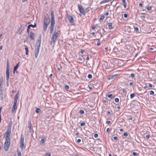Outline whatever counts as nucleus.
<instances>
[{
    "label": "nucleus",
    "instance_id": "nucleus-14",
    "mask_svg": "<svg viewBox=\"0 0 156 156\" xmlns=\"http://www.w3.org/2000/svg\"><path fill=\"white\" fill-rule=\"evenodd\" d=\"M28 127L29 129V131L30 132L31 131V123L30 121H28Z\"/></svg>",
    "mask_w": 156,
    "mask_h": 156
},
{
    "label": "nucleus",
    "instance_id": "nucleus-45",
    "mask_svg": "<svg viewBox=\"0 0 156 156\" xmlns=\"http://www.w3.org/2000/svg\"><path fill=\"white\" fill-rule=\"evenodd\" d=\"M124 17L126 18L128 16V14L126 13H125L124 15Z\"/></svg>",
    "mask_w": 156,
    "mask_h": 156
},
{
    "label": "nucleus",
    "instance_id": "nucleus-47",
    "mask_svg": "<svg viewBox=\"0 0 156 156\" xmlns=\"http://www.w3.org/2000/svg\"><path fill=\"white\" fill-rule=\"evenodd\" d=\"M81 139H79L77 140V143H79L81 142Z\"/></svg>",
    "mask_w": 156,
    "mask_h": 156
},
{
    "label": "nucleus",
    "instance_id": "nucleus-62",
    "mask_svg": "<svg viewBox=\"0 0 156 156\" xmlns=\"http://www.w3.org/2000/svg\"><path fill=\"white\" fill-rule=\"evenodd\" d=\"M109 128H107V129H106V132H108V131H109Z\"/></svg>",
    "mask_w": 156,
    "mask_h": 156
},
{
    "label": "nucleus",
    "instance_id": "nucleus-22",
    "mask_svg": "<svg viewBox=\"0 0 156 156\" xmlns=\"http://www.w3.org/2000/svg\"><path fill=\"white\" fill-rule=\"evenodd\" d=\"M28 26H29V27H31L33 28H34L36 27V24L34 23V25H32V24H30V25H28Z\"/></svg>",
    "mask_w": 156,
    "mask_h": 156
},
{
    "label": "nucleus",
    "instance_id": "nucleus-11",
    "mask_svg": "<svg viewBox=\"0 0 156 156\" xmlns=\"http://www.w3.org/2000/svg\"><path fill=\"white\" fill-rule=\"evenodd\" d=\"M5 143L10 144V137L6 136L5 137Z\"/></svg>",
    "mask_w": 156,
    "mask_h": 156
},
{
    "label": "nucleus",
    "instance_id": "nucleus-39",
    "mask_svg": "<svg viewBox=\"0 0 156 156\" xmlns=\"http://www.w3.org/2000/svg\"><path fill=\"white\" fill-rule=\"evenodd\" d=\"M80 113L81 114H83L84 113V112L83 110H80Z\"/></svg>",
    "mask_w": 156,
    "mask_h": 156
},
{
    "label": "nucleus",
    "instance_id": "nucleus-37",
    "mask_svg": "<svg viewBox=\"0 0 156 156\" xmlns=\"http://www.w3.org/2000/svg\"><path fill=\"white\" fill-rule=\"evenodd\" d=\"M108 97L109 98H112V94H110L108 95Z\"/></svg>",
    "mask_w": 156,
    "mask_h": 156
},
{
    "label": "nucleus",
    "instance_id": "nucleus-27",
    "mask_svg": "<svg viewBox=\"0 0 156 156\" xmlns=\"http://www.w3.org/2000/svg\"><path fill=\"white\" fill-rule=\"evenodd\" d=\"M149 92L150 95H153L154 94V91L152 90L150 91Z\"/></svg>",
    "mask_w": 156,
    "mask_h": 156
},
{
    "label": "nucleus",
    "instance_id": "nucleus-58",
    "mask_svg": "<svg viewBox=\"0 0 156 156\" xmlns=\"http://www.w3.org/2000/svg\"><path fill=\"white\" fill-rule=\"evenodd\" d=\"M148 86L150 87H152V85L151 83H149Z\"/></svg>",
    "mask_w": 156,
    "mask_h": 156
},
{
    "label": "nucleus",
    "instance_id": "nucleus-57",
    "mask_svg": "<svg viewBox=\"0 0 156 156\" xmlns=\"http://www.w3.org/2000/svg\"><path fill=\"white\" fill-rule=\"evenodd\" d=\"M100 42L99 41H98L97 42V45H98V46L99 45H100Z\"/></svg>",
    "mask_w": 156,
    "mask_h": 156
},
{
    "label": "nucleus",
    "instance_id": "nucleus-42",
    "mask_svg": "<svg viewBox=\"0 0 156 156\" xmlns=\"http://www.w3.org/2000/svg\"><path fill=\"white\" fill-rule=\"evenodd\" d=\"M134 29L136 31H138L139 30L138 28L137 27H134Z\"/></svg>",
    "mask_w": 156,
    "mask_h": 156
},
{
    "label": "nucleus",
    "instance_id": "nucleus-56",
    "mask_svg": "<svg viewBox=\"0 0 156 156\" xmlns=\"http://www.w3.org/2000/svg\"><path fill=\"white\" fill-rule=\"evenodd\" d=\"M105 3V0H104V1H101V2H100V4H103V3Z\"/></svg>",
    "mask_w": 156,
    "mask_h": 156
},
{
    "label": "nucleus",
    "instance_id": "nucleus-3",
    "mask_svg": "<svg viewBox=\"0 0 156 156\" xmlns=\"http://www.w3.org/2000/svg\"><path fill=\"white\" fill-rule=\"evenodd\" d=\"M9 63L8 60L7 61V65L6 71V79L7 82H8L9 77Z\"/></svg>",
    "mask_w": 156,
    "mask_h": 156
},
{
    "label": "nucleus",
    "instance_id": "nucleus-63",
    "mask_svg": "<svg viewBox=\"0 0 156 156\" xmlns=\"http://www.w3.org/2000/svg\"><path fill=\"white\" fill-rule=\"evenodd\" d=\"M96 27L95 26L92 27V29L93 30H94L95 29Z\"/></svg>",
    "mask_w": 156,
    "mask_h": 156
},
{
    "label": "nucleus",
    "instance_id": "nucleus-31",
    "mask_svg": "<svg viewBox=\"0 0 156 156\" xmlns=\"http://www.w3.org/2000/svg\"><path fill=\"white\" fill-rule=\"evenodd\" d=\"M30 27H29V26H28L27 27V33H29V32H30Z\"/></svg>",
    "mask_w": 156,
    "mask_h": 156
},
{
    "label": "nucleus",
    "instance_id": "nucleus-28",
    "mask_svg": "<svg viewBox=\"0 0 156 156\" xmlns=\"http://www.w3.org/2000/svg\"><path fill=\"white\" fill-rule=\"evenodd\" d=\"M18 93L16 94L15 97V100H17L18 99Z\"/></svg>",
    "mask_w": 156,
    "mask_h": 156
},
{
    "label": "nucleus",
    "instance_id": "nucleus-4",
    "mask_svg": "<svg viewBox=\"0 0 156 156\" xmlns=\"http://www.w3.org/2000/svg\"><path fill=\"white\" fill-rule=\"evenodd\" d=\"M24 137L21 135L20 140V146L21 148H24L25 147L24 146Z\"/></svg>",
    "mask_w": 156,
    "mask_h": 156
},
{
    "label": "nucleus",
    "instance_id": "nucleus-41",
    "mask_svg": "<svg viewBox=\"0 0 156 156\" xmlns=\"http://www.w3.org/2000/svg\"><path fill=\"white\" fill-rule=\"evenodd\" d=\"M98 134L96 133L94 135V137L95 138H97L98 137Z\"/></svg>",
    "mask_w": 156,
    "mask_h": 156
},
{
    "label": "nucleus",
    "instance_id": "nucleus-7",
    "mask_svg": "<svg viewBox=\"0 0 156 156\" xmlns=\"http://www.w3.org/2000/svg\"><path fill=\"white\" fill-rule=\"evenodd\" d=\"M78 8L80 12L83 14H84V9L83 8V7L81 5H78Z\"/></svg>",
    "mask_w": 156,
    "mask_h": 156
},
{
    "label": "nucleus",
    "instance_id": "nucleus-51",
    "mask_svg": "<svg viewBox=\"0 0 156 156\" xmlns=\"http://www.w3.org/2000/svg\"><path fill=\"white\" fill-rule=\"evenodd\" d=\"M111 122V121H108L106 122V123L107 124H109Z\"/></svg>",
    "mask_w": 156,
    "mask_h": 156
},
{
    "label": "nucleus",
    "instance_id": "nucleus-26",
    "mask_svg": "<svg viewBox=\"0 0 156 156\" xmlns=\"http://www.w3.org/2000/svg\"><path fill=\"white\" fill-rule=\"evenodd\" d=\"M105 18V16L104 15H101V17L100 18V20H103Z\"/></svg>",
    "mask_w": 156,
    "mask_h": 156
},
{
    "label": "nucleus",
    "instance_id": "nucleus-32",
    "mask_svg": "<svg viewBox=\"0 0 156 156\" xmlns=\"http://www.w3.org/2000/svg\"><path fill=\"white\" fill-rule=\"evenodd\" d=\"M119 101V99L118 98H116L115 99V101L116 103L118 102Z\"/></svg>",
    "mask_w": 156,
    "mask_h": 156
},
{
    "label": "nucleus",
    "instance_id": "nucleus-60",
    "mask_svg": "<svg viewBox=\"0 0 156 156\" xmlns=\"http://www.w3.org/2000/svg\"><path fill=\"white\" fill-rule=\"evenodd\" d=\"M52 76V74H51L49 76V78H51Z\"/></svg>",
    "mask_w": 156,
    "mask_h": 156
},
{
    "label": "nucleus",
    "instance_id": "nucleus-30",
    "mask_svg": "<svg viewBox=\"0 0 156 156\" xmlns=\"http://www.w3.org/2000/svg\"><path fill=\"white\" fill-rule=\"evenodd\" d=\"M45 140L44 139H42L41 141H40V144H43L44 143Z\"/></svg>",
    "mask_w": 156,
    "mask_h": 156
},
{
    "label": "nucleus",
    "instance_id": "nucleus-35",
    "mask_svg": "<svg viewBox=\"0 0 156 156\" xmlns=\"http://www.w3.org/2000/svg\"><path fill=\"white\" fill-rule=\"evenodd\" d=\"M65 87L66 89L67 90H68L69 89V86L68 85H66L65 86Z\"/></svg>",
    "mask_w": 156,
    "mask_h": 156
},
{
    "label": "nucleus",
    "instance_id": "nucleus-8",
    "mask_svg": "<svg viewBox=\"0 0 156 156\" xmlns=\"http://www.w3.org/2000/svg\"><path fill=\"white\" fill-rule=\"evenodd\" d=\"M44 25H48L50 22V19L49 17H45L44 20Z\"/></svg>",
    "mask_w": 156,
    "mask_h": 156
},
{
    "label": "nucleus",
    "instance_id": "nucleus-24",
    "mask_svg": "<svg viewBox=\"0 0 156 156\" xmlns=\"http://www.w3.org/2000/svg\"><path fill=\"white\" fill-rule=\"evenodd\" d=\"M89 10V8H87L86 9H85V10H84V14H85V13L87 12Z\"/></svg>",
    "mask_w": 156,
    "mask_h": 156
},
{
    "label": "nucleus",
    "instance_id": "nucleus-13",
    "mask_svg": "<svg viewBox=\"0 0 156 156\" xmlns=\"http://www.w3.org/2000/svg\"><path fill=\"white\" fill-rule=\"evenodd\" d=\"M17 107L16 105H13L12 106V108L11 110V112L12 113L15 112L16 110L17 109Z\"/></svg>",
    "mask_w": 156,
    "mask_h": 156
},
{
    "label": "nucleus",
    "instance_id": "nucleus-2",
    "mask_svg": "<svg viewBox=\"0 0 156 156\" xmlns=\"http://www.w3.org/2000/svg\"><path fill=\"white\" fill-rule=\"evenodd\" d=\"M59 31V30H57V31H55L54 33L52 35V36L51 38V42L54 43L55 42L58 36V33Z\"/></svg>",
    "mask_w": 156,
    "mask_h": 156
},
{
    "label": "nucleus",
    "instance_id": "nucleus-34",
    "mask_svg": "<svg viewBox=\"0 0 156 156\" xmlns=\"http://www.w3.org/2000/svg\"><path fill=\"white\" fill-rule=\"evenodd\" d=\"M147 9L148 11H150L151 9V6L147 7Z\"/></svg>",
    "mask_w": 156,
    "mask_h": 156
},
{
    "label": "nucleus",
    "instance_id": "nucleus-12",
    "mask_svg": "<svg viewBox=\"0 0 156 156\" xmlns=\"http://www.w3.org/2000/svg\"><path fill=\"white\" fill-rule=\"evenodd\" d=\"M19 63H20V62H19L14 67L13 70V73L14 74H15V72H16L17 73H18L17 71H16V70L18 67Z\"/></svg>",
    "mask_w": 156,
    "mask_h": 156
},
{
    "label": "nucleus",
    "instance_id": "nucleus-25",
    "mask_svg": "<svg viewBox=\"0 0 156 156\" xmlns=\"http://www.w3.org/2000/svg\"><path fill=\"white\" fill-rule=\"evenodd\" d=\"M135 95V94L134 93H133V94H131L130 95V98L131 99L133 98L134 97Z\"/></svg>",
    "mask_w": 156,
    "mask_h": 156
},
{
    "label": "nucleus",
    "instance_id": "nucleus-15",
    "mask_svg": "<svg viewBox=\"0 0 156 156\" xmlns=\"http://www.w3.org/2000/svg\"><path fill=\"white\" fill-rule=\"evenodd\" d=\"M55 25V21L54 19H51V26L54 27Z\"/></svg>",
    "mask_w": 156,
    "mask_h": 156
},
{
    "label": "nucleus",
    "instance_id": "nucleus-9",
    "mask_svg": "<svg viewBox=\"0 0 156 156\" xmlns=\"http://www.w3.org/2000/svg\"><path fill=\"white\" fill-rule=\"evenodd\" d=\"M28 37L32 40H33L35 37V34L34 33L30 32L28 34Z\"/></svg>",
    "mask_w": 156,
    "mask_h": 156
},
{
    "label": "nucleus",
    "instance_id": "nucleus-36",
    "mask_svg": "<svg viewBox=\"0 0 156 156\" xmlns=\"http://www.w3.org/2000/svg\"><path fill=\"white\" fill-rule=\"evenodd\" d=\"M85 125V123L84 122L81 123L80 124V126H83Z\"/></svg>",
    "mask_w": 156,
    "mask_h": 156
},
{
    "label": "nucleus",
    "instance_id": "nucleus-48",
    "mask_svg": "<svg viewBox=\"0 0 156 156\" xmlns=\"http://www.w3.org/2000/svg\"><path fill=\"white\" fill-rule=\"evenodd\" d=\"M84 51L83 50H82L80 51V53L81 54H83V53Z\"/></svg>",
    "mask_w": 156,
    "mask_h": 156
},
{
    "label": "nucleus",
    "instance_id": "nucleus-64",
    "mask_svg": "<svg viewBox=\"0 0 156 156\" xmlns=\"http://www.w3.org/2000/svg\"><path fill=\"white\" fill-rule=\"evenodd\" d=\"M124 8H126V4H124Z\"/></svg>",
    "mask_w": 156,
    "mask_h": 156
},
{
    "label": "nucleus",
    "instance_id": "nucleus-20",
    "mask_svg": "<svg viewBox=\"0 0 156 156\" xmlns=\"http://www.w3.org/2000/svg\"><path fill=\"white\" fill-rule=\"evenodd\" d=\"M54 27L51 26H50V34H51L52 33V32L53 30H54Z\"/></svg>",
    "mask_w": 156,
    "mask_h": 156
},
{
    "label": "nucleus",
    "instance_id": "nucleus-44",
    "mask_svg": "<svg viewBox=\"0 0 156 156\" xmlns=\"http://www.w3.org/2000/svg\"><path fill=\"white\" fill-rule=\"evenodd\" d=\"M132 154L133 155L135 156L137 155V153L136 152H133Z\"/></svg>",
    "mask_w": 156,
    "mask_h": 156
},
{
    "label": "nucleus",
    "instance_id": "nucleus-33",
    "mask_svg": "<svg viewBox=\"0 0 156 156\" xmlns=\"http://www.w3.org/2000/svg\"><path fill=\"white\" fill-rule=\"evenodd\" d=\"M87 77L89 79H90L92 77V75L91 74H89L87 76Z\"/></svg>",
    "mask_w": 156,
    "mask_h": 156
},
{
    "label": "nucleus",
    "instance_id": "nucleus-5",
    "mask_svg": "<svg viewBox=\"0 0 156 156\" xmlns=\"http://www.w3.org/2000/svg\"><path fill=\"white\" fill-rule=\"evenodd\" d=\"M11 128L12 126H8L7 129L5 133V134L6 135V136L10 137V136L11 132Z\"/></svg>",
    "mask_w": 156,
    "mask_h": 156
},
{
    "label": "nucleus",
    "instance_id": "nucleus-40",
    "mask_svg": "<svg viewBox=\"0 0 156 156\" xmlns=\"http://www.w3.org/2000/svg\"><path fill=\"white\" fill-rule=\"evenodd\" d=\"M17 101V100H15L13 105H16Z\"/></svg>",
    "mask_w": 156,
    "mask_h": 156
},
{
    "label": "nucleus",
    "instance_id": "nucleus-43",
    "mask_svg": "<svg viewBox=\"0 0 156 156\" xmlns=\"http://www.w3.org/2000/svg\"><path fill=\"white\" fill-rule=\"evenodd\" d=\"M140 18H141L142 20H144L145 18V16H141Z\"/></svg>",
    "mask_w": 156,
    "mask_h": 156
},
{
    "label": "nucleus",
    "instance_id": "nucleus-6",
    "mask_svg": "<svg viewBox=\"0 0 156 156\" xmlns=\"http://www.w3.org/2000/svg\"><path fill=\"white\" fill-rule=\"evenodd\" d=\"M68 18L69 19V23L72 25H74L75 23L73 17L70 15L68 16Z\"/></svg>",
    "mask_w": 156,
    "mask_h": 156
},
{
    "label": "nucleus",
    "instance_id": "nucleus-53",
    "mask_svg": "<svg viewBox=\"0 0 156 156\" xmlns=\"http://www.w3.org/2000/svg\"><path fill=\"white\" fill-rule=\"evenodd\" d=\"M150 137L149 135H147L146 136V137L147 138H148Z\"/></svg>",
    "mask_w": 156,
    "mask_h": 156
},
{
    "label": "nucleus",
    "instance_id": "nucleus-18",
    "mask_svg": "<svg viewBox=\"0 0 156 156\" xmlns=\"http://www.w3.org/2000/svg\"><path fill=\"white\" fill-rule=\"evenodd\" d=\"M108 28L109 29H112L113 28L112 24V23H110L108 24Z\"/></svg>",
    "mask_w": 156,
    "mask_h": 156
},
{
    "label": "nucleus",
    "instance_id": "nucleus-23",
    "mask_svg": "<svg viewBox=\"0 0 156 156\" xmlns=\"http://www.w3.org/2000/svg\"><path fill=\"white\" fill-rule=\"evenodd\" d=\"M41 112V109L39 108H37L35 110V112L37 113H39Z\"/></svg>",
    "mask_w": 156,
    "mask_h": 156
},
{
    "label": "nucleus",
    "instance_id": "nucleus-49",
    "mask_svg": "<svg viewBox=\"0 0 156 156\" xmlns=\"http://www.w3.org/2000/svg\"><path fill=\"white\" fill-rule=\"evenodd\" d=\"M131 76L132 78H133L134 76V74L133 73H132L131 74Z\"/></svg>",
    "mask_w": 156,
    "mask_h": 156
},
{
    "label": "nucleus",
    "instance_id": "nucleus-38",
    "mask_svg": "<svg viewBox=\"0 0 156 156\" xmlns=\"http://www.w3.org/2000/svg\"><path fill=\"white\" fill-rule=\"evenodd\" d=\"M46 156H51V153L50 152L47 153L46 154Z\"/></svg>",
    "mask_w": 156,
    "mask_h": 156
},
{
    "label": "nucleus",
    "instance_id": "nucleus-21",
    "mask_svg": "<svg viewBox=\"0 0 156 156\" xmlns=\"http://www.w3.org/2000/svg\"><path fill=\"white\" fill-rule=\"evenodd\" d=\"M22 31V28L21 27H20L19 29L17 31V33L19 34H20L21 33Z\"/></svg>",
    "mask_w": 156,
    "mask_h": 156
},
{
    "label": "nucleus",
    "instance_id": "nucleus-46",
    "mask_svg": "<svg viewBox=\"0 0 156 156\" xmlns=\"http://www.w3.org/2000/svg\"><path fill=\"white\" fill-rule=\"evenodd\" d=\"M128 133H125L124 134V136H128Z\"/></svg>",
    "mask_w": 156,
    "mask_h": 156
},
{
    "label": "nucleus",
    "instance_id": "nucleus-52",
    "mask_svg": "<svg viewBox=\"0 0 156 156\" xmlns=\"http://www.w3.org/2000/svg\"><path fill=\"white\" fill-rule=\"evenodd\" d=\"M105 15L106 16H107L109 14V12H106L105 14Z\"/></svg>",
    "mask_w": 156,
    "mask_h": 156
},
{
    "label": "nucleus",
    "instance_id": "nucleus-17",
    "mask_svg": "<svg viewBox=\"0 0 156 156\" xmlns=\"http://www.w3.org/2000/svg\"><path fill=\"white\" fill-rule=\"evenodd\" d=\"M26 47L25 48V49L26 50V55H27L28 54V51H29V49L25 45H24Z\"/></svg>",
    "mask_w": 156,
    "mask_h": 156
},
{
    "label": "nucleus",
    "instance_id": "nucleus-50",
    "mask_svg": "<svg viewBox=\"0 0 156 156\" xmlns=\"http://www.w3.org/2000/svg\"><path fill=\"white\" fill-rule=\"evenodd\" d=\"M113 139L114 140H117L118 139V137L116 136H114L113 137Z\"/></svg>",
    "mask_w": 156,
    "mask_h": 156
},
{
    "label": "nucleus",
    "instance_id": "nucleus-54",
    "mask_svg": "<svg viewBox=\"0 0 156 156\" xmlns=\"http://www.w3.org/2000/svg\"><path fill=\"white\" fill-rule=\"evenodd\" d=\"M122 3L123 4H126V2L125 0H122Z\"/></svg>",
    "mask_w": 156,
    "mask_h": 156
},
{
    "label": "nucleus",
    "instance_id": "nucleus-1",
    "mask_svg": "<svg viewBox=\"0 0 156 156\" xmlns=\"http://www.w3.org/2000/svg\"><path fill=\"white\" fill-rule=\"evenodd\" d=\"M41 34H40L39 35V37L36 43V48L35 51V57L36 58H37L39 52L41 41Z\"/></svg>",
    "mask_w": 156,
    "mask_h": 156
},
{
    "label": "nucleus",
    "instance_id": "nucleus-10",
    "mask_svg": "<svg viewBox=\"0 0 156 156\" xmlns=\"http://www.w3.org/2000/svg\"><path fill=\"white\" fill-rule=\"evenodd\" d=\"M10 144H8L7 143H4V150L6 151H7L9 148Z\"/></svg>",
    "mask_w": 156,
    "mask_h": 156
},
{
    "label": "nucleus",
    "instance_id": "nucleus-29",
    "mask_svg": "<svg viewBox=\"0 0 156 156\" xmlns=\"http://www.w3.org/2000/svg\"><path fill=\"white\" fill-rule=\"evenodd\" d=\"M17 155L18 156H22L20 152L18 150L17 151Z\"/></svg>",
    "mask_w": 156,
    "mask_h": 156
},
{
    "label": "nucleus",
    "instance_id": "nucleus-55",
    "mask_svg": "<svg viewBox=\"0 0 156 156\" xmlns=\"http://www.w3.org/2000/svg\"><path fill=\"white\" fill-rule=\"evenodd\" d=\"M139 7H142V6H143V5L142 4V3H140L139 4Z\"/></svg>",
    "mask_w": 156,
    "mask_h": 156
},
{
    "label": "nucleus",
    "instance_id": "nucleus-16",
    "mask_svg": "<svg viewBox=\"0 0 156 156\" xmlns=\"http://www.w3.org/2000/svg\"><path fill=\"white\" fill-rule=\"evenodd\" d=\"M51 19H54L55 16H54V11H52L51 12Z\"/></svg>",
    "mask_w": 156,
    "mask_h": 156
},
{
    "label": "nucleus",
    "instance_id": "nucleus-19",
    "mask_svg": "<svg viewBox=\"0 0 156 156\" xmlns=\"http://www.w3.org/2000/svg\"><path fill=\"white\" fill-rule=\"evenodd\" d=\"M48 25H44L43 29L44 32L46 31Z\"/></svg>",
    "mask_w": 156,
    "mask_h": 156
},
{
    "label": "nucleus",
    "instance_id": "nucleus-59",
    "mask_svg": "<svg viewBox=\"0 0 156 156\" xmlns=\"http://www.w3.org/2000/svg\"><path fill=\"white\" fill-rule=\"evenodd\" d=\"M86 59L87 60H89V57L88 56H87V57Z\"/></svg>",
    "mask_w": 156,
    "mask_h": 156
},
{
    "label": "nucleus",
    "instance_id": "nucleus-61",
    "mask_svg": "<svg viewBox=\"0 0 156 156\" xmlns=\"http://www.w3.org/2000/svg\"><path fill=\"white\" fill-rule=\"evenodd\" d=\"M129 84L130 86H132L133 85V83L131 82H130Z\"/></svg>",
    "mask_w": 156,
    "mask_h": 156
}]
</instances>
